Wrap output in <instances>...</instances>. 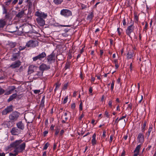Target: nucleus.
I'll list each match as a JSON object with an SVG mask.
<instances>
[{
    "instance_id": "f257e3e1",
    "label": "nucleus",
    "mask_w": 156,
    "mask_h": 156,
    "mask_svg": "<svg viewBox=\"0 0 156 156\" xmlns=\"http://www.w3.org/2000/svg\"><path fill=\"white\" fill-rule=\"evenodd\" d=\"M26 144L25 142H23L21 139L17 140L10 144L9 147L14 149L13 152L19 154L23 152L25 150Z\"/></svg>"
},
{
    "instance_id": "f03ea898",
    "label": "nucleus",
    "mask_w": 156,
    "mask_h": 156,
    "mask_svg": "<svg viewBox=\"0 0 156 156\" xmlns=\"http://www.w3.org/2000/svg\"><path fill=\"white\" fill-rule=\"evenodd\" d=\"M20 115V113L16 111H14L9 115V119L12 122H15L17 120Z\"/></svg>"
},
{
    "instance_id": "7ed1b4c3",
    "label": "nucleus",
    "mask_w": 156,
    "mask_h": 156,
    "mask_svg": "<svg viewBox=\"0 0 156 156\" xmlns=\"http://www.w3.org/2000/svg\"><path fill=\"white\" fill-rule=\"evenodd\" d=\"M38 42L37 41L31 40L27 43L26 46L28 48H34L38 46Z\"/></svg>"
},
{
    "instance_id": "20e7f679",
    "label": "nucleus",
    "mask_w": 156,
    "mask_h": 156,
    "mask_svg": "<svg viewBox=\"0 0 156 156\" xmlns=\"http://www.w3.org/2000/svg\"><path fill=\"white\" fill-rule=\"evenodd\" d=\"M60 14L65 17L71 16L72 13V12L68 9H63L60 11Z\"/></svg>"
},
{
    "instance_id": "39448f33",
    "label": "nucleus",
    "mask_w": 156,
    "mask_h": 156,
    "mask_svg": "<svg viewBox=\"0 0 156 156\" xmlns=\"http://www.w3.org/2000/svg\"><path fill=\"white\" fill-rule=\"evenodd\" d=\"M46 56V53L44 52H43L38 55L33 57V60L34 61H36L38 60L41 61Z\"/></svg>"
},
{
    "instance_id": "423d86ee",
    "label": "nucleus",
    "mask_w": 156,
    "mask_h": 156,
    "mask_svg": "<svg viewBox=\"0 0 156 156\" xmlns=\"http://www.w3.org/2000/svg\"><path fill=\"white\" fill-rule=\"evenodd\" d=\"M55 59V55L53 52L50 55L48 56L46 58L48 63L50 64L54 62Z\"/></svg>"
},
{
    "instance_id": "0eeeda50",
    "label": "nucleus",
    "mask_w": 156,
    "mask_h": 156,
    "mask_svg": "<svg viewBox=\"0 0 156 156\" xmlns=\"http://www.w3.org/2000/svg\"><path fill=\"white\" fill-rule=\"evenodd\" d=\"M34 15L38 17V18H41L43 19H45L48 16L47 13L39 11L35 12Z\"/></svg>"
},
{
    "instance_id": "6e6552de",
    "label": "nucleus",
    "mask_w": 156,
    "mask_h": 156,
    "mask_svg": "<svg viewBox=\"0 0 156 156\" xmlns=\"http://www.w3.org/2000/svg\"><path fill=\"white\" fill-rule=\"evenodd\" d=\"M21 130L16 127L12 128L10 131V133L13 135H18L21 133Z\"/></svg>"
},
{
    "instance_id": "1a4fd4ad",
    "label": "nucleus",
    "mask_w": 156,
    "mask_h": 156,
    "mask_svg": "<svg viewBox=\"0 0 156 156\" xmlns=\"http://www.w3.org/2000/svg\"><path fill=\"white\" fill-rule=\"evenodd\" d=\"M13 106L12 105L7 107L5 109L3 110L2 113V115H6L12 112L13 110Z\"/></svg>"
},
{
    "instance_id": "9d476101",
    "label": "nucleus",
    "mask_w": 156,
    "mask_h": 156,
    "mask_svg": "<svg viewBox=\"0 0 156 156\" xmlns=\"http://www.w3.org/2000/svg\"><path fill=\"white\" fill-rule=\"evenodd\" d=\"M134 28V27L133 25H131L128 27L126 30V34L128 35L129 37H130L131 34L133 32Z\"/></svg>"
},
{
    "instance_id": "9b49d317",
    "label": "nucleus",
    "mask_w": 156,
    "mask_h": 156,
    "mask_svg": "<svg viewBox=\"0 0 156 156\" xmlns=\"http://www.w3.org/2000/svg\"><path fill=\"white\" fill-rule=\"evenodd\" d=\"M21 62L20 60H17L12 63L9 66V67L12 69L18 68L21 65Z\"/></svg>"
},
{
    "instance_id": "f8f14e48",
    "label": "nucleus",
    "mask_w": 156,
    "mask_h": 156,
    "mask_svg": "<svg viewBox=\"0 0 156 156\" xmlns=\"http://www.w3.org/2000/svg\"><path fill=\"white\" fill-rule=\"evenodd\" d=\"M50 67L49 65H47L44 63L41 64L39 67V69L41 71L43 72L44 70H48L50 69Z\"/></svg>"
},
{
    "instance_id": "ddd939ff",
    "label": "nucleus",
    "mask_w": 156,
    "mask_h": 156,
    "mask_svg": "<svg viewBox=\"0 0 156 156\" xmlns=\"http://www.w3.org/2000/svg\"><path fill=\"white\" fill-rule=\"evenodd\" d=\"M36 21L39 25L41 27H43L45 24V21L44 19L41 18H37L36 19Z\"/></svg>"
},
{
    "instance_id": "4468645a",
    "label": "nucleus",
    "mask_w": 156,
    "mask_h": 156,
    "mask_svg": "<svg viewBox=\"0 0 156 156\" xmlns=\"http://www.w3.org/2000/svg\"><path fill=\"white\" fill-rule=\"evenodd\" d=\"M16 126H17V128L20 130H23L24 129V125L21 121L17 122L16 124Z\"/></svg>"
},
{
    "instance_id": "2eb2a0df",
    "label": "nucleus",
    "mask_w": 156,
    "mask_h": 156,
    "mask_svg": "<svg viewBox=\"0 0 156 156\" xmlns=\"http://www.w3.org/2000/svg\"><path fill=\"white\" fill-rule=\"evenodd\" d=\"M15 89L16 87L14 86L9 87L8 88V90L6 92L5 94L9 95L11 94Z\"/></svg>"
},
{
    "instance_id": "dca6fc26",
    "label": "nucleus",
    "mask_w": 156,
    "mask_h": 156,
    "mask_svg": "<svg viewBox=\"0 0 156 156\" xmlns=\"http://www.w3.org/2000/svg\"><path fill=\"white\" fill-rule=\"evenodd\" d=\"M20 55L19 51H18L16 53H13L12 55V58H11L12 61H14L17 59Z\"/></svg>"
},
{
    "instance_id": "f3484780",
    "label": "nucleus",
    "mask_w": 156,
    "mask_h": 156,
    "mask_svg": "<svg viewBox=\"0 0 156 156\" xmlns=\"http://www.w3.org/2000/svg\"><path fill=\"white\" fill-rule=\"evenodd\" d=\"M137 139L138 141L140 143H142L144 141V136L141 133H140L138 136Z\"/></svg>"
},
{
    "instance_id": "a211bd4d",
    "label": "nucleus",
    "mask_w": 156,
    "mask_h": 156,
    "mask_svg": "<svg viewBox=\"0 0 156 156\" xmlns=\"http://www.w3.org/2000/svg\"><path fill=\"white\" fill-rule=\"evenodd\" d=\"M141 146L140 145H139L137 146V147H136L134 151V155L133 156H137L138 155L139 150Z\"/></svg>"
},
{
    "instance_id": "6ab92c4d",
    "label": "nucleus",
    "mask_w": 156,
    "mask_h": 156,
    "mask_svg": "<svg viewBox=\"0 0 156 156\" xmlns=\"http://www.w3.org/2000/svg\"><path fill=\"white\" fill-rule=\"evenodd\" d=\"M6 24V21L5 19H1L0 20V27L3 28Z\"/></svg>"
},
{
    "instance_id": "aec40b11",
    "label": "nucleus",
    "mask_w": 156,
    "mask_h": 156,
    "mask_svg": "<svg viewBox=\"0 0 156 156\" xmlns=\"http://www.w3.org/2000/svg\"><path fill=\"white\" fill-rule=\"evenodd\" d=\"M96 134L94 133L92 137V139L91 140V143L93 146L95 145L96 144L97 141L96 140Z\"/></svg>"
},
{
    "instance_id": "412c9836",
    "label": "nucleus",
    "mask_w": 156,
    "mask_h": 156,
    "mask_svg": "<svg viewBox=\"0 0 156 156\" xmlns=\"http://www.w3.org/2000/svg\"><path fill=\"white\" fill-rule=\"evenodd\" d=\"M134 53L132 52H128L127 55V58L128 59H132L134 56Z\"/></svg>"
},
{
    "instance_id": "4be33fe9",
    "label": "nucleus",
    "mask_w": 156,
    "mask_h": 156,
    "mask_svg": "<svg viewBox=\"0 0 156 156\" xmlns=\"http://www.w3.org/2000/svg\"><path fill=\"white\" fill-rule=\"evenodd\" d=\"M24 12V11L23 10H21L16 15V16L18 18H21L23 16Z\"/></svg>"
},
{
    "instance_id": "5701e85b",
    "label": "nucleus",
    "mask_w": 156,
    "mask_h": 156,
    "mask_svg": "<svg viewBox=\"0 0 156 156\" xmlns=\"http://www.w3.org/2000/svg\"><path fill=\"white\" fill-rule=\"evenodd\" d=\"M17 96L16 94H13L12 95L8 100V102H10L12 100L16 98Z\"/></svg>"
},
{
    "instance_id": "b1692460",
    "label": "nucleus",
    "mask_w": 156,
    "mask_h": 156,
    "mask_svg": "<svg viewBox=\"0 0 156 156\" xmlns=\"http://www.w3.org/2000/svg\"><path fill=\"white\" fill-rule=\"evenodd\" d=\"M16 43L15 42H9L8 46L10 48H12L16 46Z\"/></svg>"
},
{
    "instance_id": "393cba45",
    "label": "nucleus",
    "mask_w": 156,
    "mask_h": 156,
    "mask_svg": "<svg viewBox=\"0 0 156 156\" xmlns=\"http://www.w3.org/2000/svg\"><path fill=\"white\" fill-rule=\"evenodd\" d=\"M43 73L42 71H37L35 74V76L37 77H41L43 75Z\"/></svg>"
},
{
    "instance_id": "a878e982",
    "label": "nucleus",
    "mask_w": 156,
    "mask_h": 156,
    "mask_svg": "<svg viewBox=\"0 0 156 156\" xmlns=\"http://www.w3.org/2000/svg\"><path fill=\"white\" fill-rule=\"evenodd\" d=\"M34 66H30L28 67V74H31L34 72L33 67Z\"/></svg>"
},
{
    "instance_id": "bb28decb",
    "label": "nucleus",
    "mask_w": 156,
    "mask_h": 156,
    "mask_svg": "<svg viewBox=\"0 0 156 156\" xmlns=\"http://www.w3.org/2000/svg\"><path fill=\"white\" fill-rule=\"evenodd\" d=\"M146 122L145 121L143 123V126L142 127L141 131L142 132H144L146 129Z\"/></svg>"
},
{
    "instance_id": "cd10ccee",
    "label": "nucleus",
    "mask_w": 156,
    "mask_h": 156,
    "mask_svg": "<svg viewBox=\"0 0 156 156\" xmlns=\"http://www.w3.org/2000/svg\"><path fill=\"white\" fill-rule=\"evenodd\" d=\"M63 0H54V3L56 5H59L61 3Z\"/></svg>"
},
{
    "instance_id": "c85d7f7f",
    "label": "nucleus",
    "mask_w": 156,
    "mask_h": 156,
    "mask_svg": "<svg viewBox=\"0 0 156 156\" xmlns=\"http://www.w3.org/2000/svg\"><path fill=\"white\" fill-rule=\"evenodd\" d=\"M94 16L93 13L91 12L90 14L87 17V19L91 20Z\"/></svg>"
},
{
    "instance_id": "c756f323",
    "label": "nucleus",
    "mask_w": 156,
    "mask_h": 156,
    "mask_svg": "<svg viewBox=\"0 0 156 156\" xmlns=\"http://www.w3.org/2000/svg\"><path fill=\"white\" fill-rule=\"evenodd\" d=\"M49 145V144L48 142L46 143L43 147V150H46L47 149Z\"/></svg>"
},
{
    "instance_id": "7c9ffc66",
    "label": "nucleus",
    "mask_w": 156,
    "mask_h": 156,
    "mask_svg": "<svg viewBox=\"0 0 156 156\" xmlns=\"http://www.w3.org/2000/svg\"><path fill=\"white\" fill-rule=\"evenodd\" d=\"M117 31L119 35H120L122 31V28H118L117 29Z\"/></svg>"
},
{
    "instance_id": "2f4dec72",
    "label": "nucleus",
    "mask_w": 156,
    "mask_h": 156,
    "mask_svg": "<svg viewBox=\"0 0 156 156\" xmlns=\"http://www.w3.org/2000/svg\"><path fill=\"white\" fill-rule=\"evenodd\" d=\"M12 0H9L7 2H5V5L7 6H9L10 5L11 2L12 1Z\"/></svg>"
},
{
    "instance_id": "473e14b6",
    "label": "nucleus",
    "mask_w": 156,
    "mask_h": 156,
    "mask_svg": "<svg viewBox=\"0 0 156 156\" xmlns=\"http://www.w3.org/2000/svg\"><path fill=\"white\" fill-rule=\"evenodd\" d=\"M26 47H27L26 46H20L19 47V52H20V51L24 50L26 48Z\"/></svg>"
},
{
    "instance_id": "72a5a7b5",
    "label": "nucleus",
    "mask_w": 156,
    "mask_h": 156,
    "mask_svg": "<svg viewBox=\"0 0 156 156\" xmlns=\"http://www.w3.org/2000/svg\"><path fill=\"white\" fill-rule=\"evenodd\" d=\"M114 83H115V81H113L112 82L111 84V89L112 91H113V90L114 85Z\"/></svg>"
},
{
    "instance_id": "f704fd0d",
    "label": "nucleus",
    "mask_w": 156,
    "mask_h": 156,
    "mask_svg": "<svg viewBox=\"0 0 156 156\" xmlns=\"http://www.w3.org/2000/svg\"><path fill=\"white\" fill-rule=\"evenodd\" d=\"M5 92V90L0 87V95L3 94Z\"/></svg>"
},
{
    "instance_id": "c9c22d12",
    "label": "nucleus",
    "mask_w": 156,
    "mask_h": 156,
    "mask_svg": "<svg viewBox=\"0 0 156 156\" xmlns=\"http://www.w3.org/2000/svg\"><path fill=\"white\" fill-rule=\"evenodd\" d=\"M60 84H59V83H56V87L54 90L55 91H56V90L57 88H58L60 87Z\"/></svg>"
},
{
    "instance_id": "e433bc0d",
    "label": "nucleus",
    "mask_w": 156,
    "mask_h": 156,
    "mask_svg": "<svg viewBox=\"0 0 156 156\" xmlns=\"http://www.w3.org/2000/svg\"><path fill=\"white\" fill-rule=\"evenodd\" d=\"M44 101L43 100H41V103L40 105V106L41 107H44Z\"/></svg>"
},
{
    "instance_id": "4c0bfd02",
    "label": "nucleus",
    "mask_w": 156,
    "mask_h": 156,
    "mask_svg": "<svg viewBox=\"0 0 156 156\" xmlns=\"http://www.w3.org/2000/svg\"><path fill=\"white\" fill-rule=\"evenodd\" d=\"M18 2V0H14L12 3V5H15L17 2Z\"/></svg>"
},
{
    "instance_id": "58836bf2",
    "label": "nucleus",
    "mask_w": 156,
    "mask_h": 156,
    "mask_svg": "<svg viewBox=\"0 0 156 156\" xmlns=\"http://www.w3.org/2000/svg\"><path fill=\"white\" fill-rule=\"evenodd\" d=\"M113 135H111L110 136V141H109V143H111L112 140H113Z\"/></svg>"
},
{
    "instance_id": "ea45409f",
    "label": "nucleus",
    "mask_w": 156,
    "mask_h": 156,
    "mask_svg": "<svg viewBox=\"0 0 156 156\" xmlns=\"http://www.w3.org/2000/svg\"><path fill=\"white\" fill-rule=\"evenodd\" d=\"M105 115H106V117L109 118V115L108 112L107 111H105Z\"/></svg>"
},
{
    "instance_id": "a19ab883",
    "label": "nucleus",
    "mask_w": 156,
    "mask_h": 156,
    "mask_svg": "<svg viewBox=\"0 0 156 156\" xmlns=\"http://www.w3.org/2000/svg\"><path fill=\"white\" fill-rule=\"evenodd\" d=\"M112 100H110L108 103V105L110 107L112 108Z\"/></svg>"
},
{
    "instance_id": "79ce46f5",
    "label": "nucleus",
    "mask_w": 156,
    "mask_h": 156,
    "mask_svg": "<svg viewBox=\"0 0 156 156\" xmlns=\"http://www.w3.org/2000/svg\"><path fill=\"white\" fill-rule=\"evenodd\" d=\"M68 99V97H66L64 99V100L63 101V103L64 104L66 103L67 102V100Z\"/></svg>"
},
{
    "instance_id": "37998d69",
    "label": "nucleus",
    "mask_w": 156,
    "mask_h": 156,
    "mask_svg": "<svg viewBox=\"0 0 156 156\" xmlns=\"http://www.w3.org/2000/svg\"><path fill=\"white\" fill-rule=\"evenodd\" d=\"M68 86V83L65 84L63 87V89L64 90L66 89Z\"/></svg>"
},
{
    "instance_id": "c03bdc74",
    "label": "nucleus",
    "mask_w": 156,
    "mask_h": 156,
    "mask_svg": "<svg viewBox=\"0 0 156 156\" xmlns=\"http://www.w3.org/2000/svg\"><path fill=\"white\" fill-rule=\"evenodd\" d=\"M40 92V90H34V93L35 94H38Z\"/></svg>"
},
{
    "instance_id": "a18cd8bd",
    "label": "nucleus",
    "mask_w": 156,
    "mask_h": 156,
    "mask_svg": "<svg viewBox=\"0 0 156 156\" xmlns=\"http://www.w3.org/2000/svg\"><path fill=\"white\" fill-rule=\"evenodd\" d=\"M126 115H124V116H122L121 118H120L119 120H118V121H119L125 118H126Z\"/></svg>"
},
{
    "instance_id": "49530a36",
    "label": "nucleus",
    "mask_w": 156,
    "mask_h": 156,
    "mask_svg": "<svg viewBox=\"0 0 156 156\" xmlns=\"http://www.w3.org/2000/svg\"><path fill=\"white\" fill-rule=\"evenodd\" d=\"M84 116V115L82 114L79 117V119L80 121L82 120V118Z\"/></svg>"
},
{
    "instance_id": "de8ad7c7",
    "label": "nucleus",
    "mask_w": 156,
    "mask_h": 156,
    "mask_svg": "<svg viewBox=\"0 0 156 156\" xmlns=\"http://www.w3.org/2000/svg\"><path fill=\"white\" fill-rule=\"evenodd\" d=\"M123 25L125 26L126 25V19L125 18H124L123 20Z\"/></svg>"
},
{
    "instance_id": "09e8293b",
    "label": "nucleus",
    "mask_w": 156,
    "mask_h": 156,
    "mask_svg": "<svg viewBox=\"0 0 156 156\" xmlns=\"http://www.w3.org/2000/svg\"><path fill=\"white\" fill-rule=\"evenodd\" d=\"M4 11L3 12V14H6L7 13V10L5 8V7H3V8Z\"/></svg>"
},
{
    "instance_id": "8fccbe9b",
    "label": "nucleus",
    "mask_w": 156,
    "mask_h": 156,
    "mask_svg": "<svg viewBox=\"0 0 156 156\" xmlns=\"http://www.w3.org/2000/svg\"><path fill=\"white\" fill-rule=\"evenodd\" d=\"M14 153H10V155L13 156H16V155H18V154H16V152H14Z\"/></svg>"
},
{
    "instance_id": "3c124183",
    "label": "nucleus",
    "mask_w": 156,
    "mask_h": 156,
    "mask_svg": "<svg viewBox=\"0 0 156 156\" xmlns=\"http://www.w3.org/2000/svg\"><path fill=\"white\" fill-rule=\"evenodd\" d=\"M75 104L74 103H73L71 105V108L73 109H74V108H75Z\"/></svg>"
},
{
    "instance_id": "603ef678",
    "label": "nucleus",
    "mask_w": 156,
    "mask_h": 156,
    "mask_svg": "<svg viewBox=\"0 0 156 156\" xmlns=\"http://www.w3.org/2000/svg\"><path fill=\"white\" fill-rule=\"evenodd\" d=\"M48 131L46 130L44 132H43V135L44 136H45L48 133Z\"/></svg>"
},
{
    "instance_id": "864d4df0",
    "label": "nucleus",
    "mask_w": 156,
    "mask_h": 156,
    "mask_svg": "<svg viewBox=\"0 0 156 156\" xmlns=\"http://www.w3.org/2000/svg\"><path fill=\"white\" fill-rule=\"evenodd\" d=\"M152 127H150V128H149V129H148V133L149 135L150 134L151 132L152 131Z\"/></svg>"
},
{
    "instance_id": "5fc2aeb1",
    "label": "nucleus",
    "mask_w": 156,
    "mask_h": 156,
    "mask_svg": "<svg viewBox=\"0 0 156 156\" xmlns=\"http://www.w3.org/2000/svg\"><path fill=\"white\" fill-rule=\"evenodd\" d=\"M89 91L90 93H92L93 91V89L92 87H90Z\"/></svg>"
},
{
    "instance_id": "6e6d98bb",
    "label": "nucleus",
    "mask_w": 156,
    "mask_h": 156,
    "mask_svg": "<svg viewBox=\"0 0 156 156\" xmlns=\"http://www.w3.org/2000/svg\"><path fill=\"white\" fill-rule=\"evenodd\" d=\"M24 0H19V2H18V4L19 5H20L22 4Z\"/></svg>"
},
{
    "instance_id": "4d7b16f0",
    "label": "nucleus",
    "mask_w": 156,
    "mask_h": 156,
    "mask_svg": "<svg viewBox=\"0 0 156 156\" xmlns=\"http://www.w3.org/2000/svg\"><path fill=\"white\" fill-rule=\"evenodd\" d=\"M67 115H69V116H70V112H68V113L67 112H65L64 113V116H67Z\"/></svg>"
},
{
    "instance_id": "13d9d810",
    "label": "nucleus",
    "mask_w": 156,
    "mask_h": 156,
    "mask_svg": "<svg viewBox=\"0 0 156 156\" xmlns=\"http://www.w3.org/2000/svg\"><path fill=\"white\" fill-rule=\"evenodd\" d=\"M80 110H82V102L80 105Z\"/></svg>"
},
{
    "instance_id": "bf43d9fd",
    "label": "nucleus",
    "mask_w": 156,
    "mask_h": 156,
    "mask_svg": "<svg viewBox=\"0 0 156 156\" xmlns=\"http://www.w3.org/2000/svg\"><path fill=\"white\" fill-rule=\"evenodd\" d=\"M64 132V131L63 130H62L60 132V135L61 136H62Z\"/></svg>"
},
{
    "instance_id": "052dcab7",
    "label": "nucleus",
    "mask_w": 156,
    "mask_h": 156,
    "mask_svg": "<svg viewBox=\"0 0 156 156\" xmlns=\"http://www.w3.org/2000/svg\"><path fill=\"white\" fill-rule=\"evenodd\" d=\"M57 146V144L56 143H55L53 145V149L55 150L56 149Z\"/></svg>"
},
{
    "instance_id": "680f3d73",
    "label": "nucleus",
    "mask_w": 156,
    "mask_h": 156,
    "mask_svg": "<svg viewBox=\"0 0 156 156\" xmlns=\"http://www.w3.org/2000/svg\"><path fill=\"white\" fill-rule=\"evenodd\" d=\"M59 132V131L57 129V130H56V131L55 132V136H56L58 134Z\"/></svg>"
},
{
    "instance_id": "e2e57ef3",
    "label": "nucleus",
    "mask_w": 156,
    "mask_h": 156,
    "mask_svg": "<svg viewBox=\"0 0 156 156\" xmlns=\"http://www.w3.org/2000/svg\"><path fill=\"white\" fill-rule=\"evenodd\" d=\"M129 69H130V71L131 72L132 70V63H131V64L130 65Z\"/></svg>"
},
{
    "instance_id": "0e129e2a",
    "label": "nucleus",
    "mask_w": 156,
    "mask_h": 156,
    "mask_svg": "<svg viewBox=\"0 0 156 156\" xmlns=\"http://www.w3.org/2000/svg\"><path fill=\"white\" fill-rule=\"evenodd\" d=\"M0 156H5V154L4 153H0Z\"/></svg>"
},
{
    "instance_id": "69168bd1",
    "label": "nucleus",
    "mask_w": 156,
    "mask_h": 156,
    "mask_svg": "<svg viewBox=\"0 0 156 156\" xmlns=\"http://www.w3.org/2000/svg\"><path fill=\"white\" fill-rule=\"evenodd\" d=\"M15 139L14 137L13 136L10 138V140L11 141H13Z\"/></svg>"
},
{
    "instance_id": "338daca9",
    "label": "nucleus",
    "mask_w": 156,
    "mask_h": 156,
    "mask_svg": "<svg viewBox=\"0 0 156 156\" xmlns=\"http://www.w3.org/2000/svg\"><path fill=\"white\" fill-rule=\"evenodd\" d=\"M121 78L119 77L117 80V82L118 83H119L120 81Z\"/></svg>"
},
{
    "instance_id": "774afa93",
    "label": "nucleus",
    "mask_w": 156,
    "mask_h": 156,
    "mask_svg": "<svg viewBox=\"0 0 156 156\" xmlns=\"http://www.w3.org/2000/svg\"><path fill=\"white\" fill-rule=\"evenodd\" d=\"M91 81L94 82V81L95 78L91 76Z\"/></svg>"
}]
</instances>
